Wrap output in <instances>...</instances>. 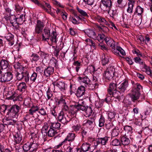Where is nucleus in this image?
<instances>
[{
  "label": "nucleus",
  "mask_w": 152,
  "mask_h": 152,
  "mask_svg": "<svg viewBox=\"0 0 152 152\" xmlns=\"http://www.w3.org/2000/svg\"><path fill=\"white\" fill-rule=\"evenodd\" d=\"M84 104L83 101L82 100H79L75 105L70 106L68 114L72 116V118L76 115L77 111L80 110L83 111L86 109L85 106Z\"/></svg>",
  "instance_id": "1"
},
{
  "label": "nucleus",
  "mask_w": 152,
  "mask_h": 152,
  "mask_svg": "<svg viewBox=\"0 0 152 152\" xmlns=\"http://www.w3.org/2000/svg\"><path fill=\"white\" fill-rule=\"evenodd\" d=\"M7 110V115L11 118H17L18 113L21 109V107L17 104L9 105Z\"/></svg>",
  "instance_id": "2"
},
{
  "label": "nucleus",
  "mask_w": 152,
  "mask_h": 152,
  "mask_svg": "<svg viewBox=\"0 0 152 152\" xmlns=\"http://www.w3.org/2000/svg\"><path fill=\"white\" fill-rule=\"evenodd\" d=\"M52 84L54 86V92H64L66 89V85L64 81L58 80L53 82Z\"/></svg>",
  "instance_id": "3"
},
{
  "label": "nucleus",
  "mask_w": 152,
  "mask_h": 152,
  "mask_svg": "<svg viewBox=\"0 0 152 152\" xmlns=\"http://www.w3.org/2000/svg\"><path fill=\"white\" fill-rule=\"evenodd\" d=\"M129 84L127 80H125L117 85V94L122 96L129 88Z\"/></svg>",
  "instance_id": "4"
},
{
  "label": "nucleus",
  "mask_w": 152,
  "mask_h": 152,
  "mask_svg": "<svg viewBox=\"0 0 152 152\" xmlns=\"http://www.w3.org/2000/svg\"><path fill=\"white\" fill-rule=\"evenodd\" d=\"M107 92L108 94L110 96L112 95L113 96L118 98H119L120 97V95L116 94V93L117 94V85L116 83H111L107 89Z\"/></svg>",
  "instance_id": "5"
},
{
  "label": "nucleus",
  "mask_w": 152,
  "mask_h": 152,
  "mask_svg": "<svg viewBox=\"0 0 152 152\" xmlns=\"http://www.w3.org/2000/svg\"><path fill=\"white\" fill-rule=\"evenodd\" d=\"M72 118V116L68 114H64L62 112H60L58 115V121L62 124H66Z\"/></svg>",
  "instance_id": "6"
},
{
  "label": "nucleus",
  "mask_w": 152,
  "mask_h": 152,
  "mask_svg": "<svg viewBox=\"0 0 152 152\" xmlns=\"http://www.w3.org/2000/svg\"><path fill=\"white\" fill-rule=\"evenodd\" d=\"M31 0L35 4H37L38 6L43 9L45 12H50L51 6L49 3L45 2L40 3L38 0Z\"/></svg>",
  "instance_id": "7"
},
{
  "label": "nucleus",
  "mask_w": 152,
  "mask_h": 152,
  "mask_svg": "<svg viewBox=\"0 0 152 152\" xmlns=\"http://www.w3.org/2000/svg\"><path fill=\"white\" fill-rule=\"evenodd\" d=\"M13 78V75L11 72H8L4 74L0 75V79L1 82H5L11 80Z\"/></svg>",
  "instance_id": "8"
},
{
  "label": "nucleus",
  "mask_w": 152,
  "mask_h": 152,
  "mask_svg": "<svg viewBox=\"0 0 152 152\" xmlns=\"http://www.w3.org/2000/svg\"><path fill=\"white\" fill-rule=\"evenodd\" d=\"M101 2L102 5H100V7L104 12L108 11V9L111 8L112 6L111 0H101Z\"/></svg>",
  "instance_id": "9"
},
{
  "label": "nucleus",
  "mask_w": 152,
  "mask_h": 152,
  "mask_svg": "<svg viewBox=\"0 0 152 152\" xmlns=\"http://www.w3.org/2000/svg\"><path fill=\"white\" fill-rule=\"evenodd\" d=\"M114 72L112 69L110 67L109 69H107L104 71L103 74V78H104L106 81L109 80H110L113 76Z\"/></svg>",
  "instance_id": "10"
},
{
  "label": "nucleus",
  "mask_w": 152,
  "mask_h": 152,
  "mask_svg": "<svg viewBox=\"0 0 152 152\" xmlns=\"http://www.w3.org/2000/svg\"><path fill=\"white\" fill-rule=\"evenodd\" d=\"M143 11V8L139 6L137 7L135 9V10L134 13V15H133L132 17L133 18L134 15H136L137 13V15L139 16V19L137 20V23H136V24L137 25H140L141 23L142 14Z\"/></svg>",
  "instance_id": "11"
},
{
  "label": "nucleus",
  "mask_w": 152,
  "mask_h": 152,
  "mask_svg": "<svg viewBox=\"0 0 152 152\" xmlns=\"http://www.w3.org/2000/svg\"><path fill=\"white\" fill-rule=\"evenodd\" d=\"M44 27L43 23L40 20H37L35 29V33L39 34L41 33Z\"/></svg>",
  "instance_id": "12"
},
{
  "label": "nucleus",
  "mask_w": 152,
  "mask_h": 152,
  "mask_svg": "<svg viewBox=\"0 0 152 152\" xmlns=\"http://www.w3.org/2000/svg\"><path fill=\"white\" fill-rule=\"evenodd\" d=\"M50 35V30L49 28L45 27L42 32V40L46 41L49 39Z\"/></svg>",
  "instance_id": "13"
},
{
  "label": "nucleus",
  "mask_w": 152,
  "mask_h": 152,
  "mask_svg": "<svg viewBox=\"0 0 152 152\" xmlns=\"http://www.w3.org/2000/svg\"><path fill=\"white\" fill-rule=\"evenodd\" d=\"M94 18L96 21L100 23L101 25H104L108 26L109 25L108 22L103 17L97 15L94 17Z\"/></svg>",
  "instance_id": "14"
},
{
  "label": "nucleus",
  "mask_w": 152,
  "mask_h": 152,
  "mask_svg": "<svg viewBox=\"0 0 152 152\" xmlns=\"http://www.w3.org/2000/svg\"><path fill=\"white\" fill-rule=\"evenodd\" d=\"M84 32L85 34L89 37L94 39H97V35L95 31L93 30L87 29L85 30Z\"/></svg>",
  "instance_id": "15"
},
{
  "label": "nucleus",
  "mask_w": 152,
  "mask_h": 152,
  "mask_svg": "<svg viewBox=\"0 0 152 152\" xmlns=\"http://www.w3.org/2000/svg\"><path fill=\"white\" fill-rule=\"evenodd\" d=\"M81 151L83 152H92L91 150V145L86 142L83 143L81 146V150H77V152H81Z\"/></svg>",
  "instance_id": "16"
},
{
  "label": "nucleus",
  "mask_w": 152,
  "mask_h": 152,
  "mask_svg": "<svg viewBox=\"0 0 152 152\" xmlns=\"http://www.w3.org/2000/svg\"><path fill=\"white\" fill-rule=\"evenodd\" d=\"M30 70L28 69L23 68V80L27 83H28L29 78V73Z\"/></svg>",
  "instance_id": "17"
},
{
  "label": "nucleus",
  "mask_w": 152,
  "mask_h": 152,
  "mask_svg": "<svg viewBox=\"0 0 152 152\" xmlns=\"http://www.w3.org/2000/svg\"><path fill=\"white\" fill-rule=\"evenodd\" d=\"M140 96V93L139 92L137 91L136 90H133L132 93L130 94V97L132 101L135 102L139 99Z\"/></svg>",
  "instance_id": "18"
},
{
  "label": "nucleus",
  "mask_w": 152,
  "mask_h": 152,
  "mask_svg": "<svg viewBox=\"0 0 152 152\" xmlns=\"http://www.w3.org/2000/svg\"><path fill=\"white\" fill-rule=\"evenodd\" d=\"M9 65L8 61L5 59H1L0 61V75L2 72L3 69L7 68Z\"/></svg>",
  "instance_id": "19"
},
{
  "label": "nucleus",
  "mask_w": 152,
  "mask_h": 152,
  "mask_svg": "<svg viewBox=\"0 0 152 152\" xmlns=\"http://www.w3.org/2000/svg\"><path fill=\"white\" fill-rule=\"evenodd\" d=\"M54 72L53 67L49 66L45 69L44 71V75L48 77L53 74Z\"/></svg>",
  "instance_id": "20"
},
{
  "label": "nucleus",
  "mask_w": 152,
  "mask_h": 152,
  "mask_svg": "<svg viewBox=\"0 0 152 152\" xmlns=\"http://www.w3.org/2000/svg\"><path fill=\"white\" fill-rule=\"evenodd\" d=\"M5 39L9 42L8 45L12 46L14 44V36L11 33H9L5 37Z\"/></svg>",
  "instance_id": "21"
},
{
  "label": "nucleus",
  "mask_w": 152,
  "mask_h": 152,
  "mask_svg": "<svg viewBox=\"0 0 152 152\" xmlns=\"http://www.w3.org/2000/svg\"><path fill=\"white\" fill-rule=\"evenodd\" d=\"M85 92V87L83 86H81L78 88L76 95L77 97H80L84 94Z\"/></svg>",
  "instance_id": "22"
},
{
  "label": "nucleus",
  "mask_w": 152,
  "mask_h": 152,
  "mask_svg": "<svg viewBox=\"0 0 152 152\" xmlns=\"http://www.w3.org/2000/svg\"><path fill=\"white\" fill-rule=\"evenodd\" d=\"M18 90L22 92H24L27 88V86L25 82H22L20 83H16Z\"/></svg>",
  "instance_id": "23"
},
{
  "label": "nucleus",
  "mask_w": 152,
  "mask_h": 152,
  "mask_svg": "<svg viewBox=\"0 0 152 152\" xmlns=\"http://www.w3.org/2000/svg\"><path fill=\"white\" fill-rule=\"evenodd\" d=\"M94 120L93 118H91L90 119H86L83 121V124L84 126H86L88 127H91L94 125Z\"/></svg>",
  "instance_id": "24"
},
{
  "label": "nucleus",
  "mask_w": 152,
  "mask_h": 152,
  "mask_svg": "<svg viewBox=\"0 0 152 152\" xmlns=\"http://www.w3.org/2000/svg\"><path fill=\"white\" fill-rule=\"evenodd\" d=\"M57 34L56 31H53L50 35L49 39L53 44H56L57 41Z\"/></svg>",
  "instance_id": "25"
},
{
  "label": "nucleus",
  "mask_w": 152,
  "mask_h": 152,
  "mask_svg": "<svg viewBox=\"0 0 152 152\" xmlns=\"http://www.w3.org/2000/svg\"><path fill=\"white\" fill-rule=\"evenodd\" d=\"M105 42L107 45L111 48H114L115 47V42L112 39L109 37H106L105 39Z\"/></svg>",
  "instance_id": "26"
},
{
  "label": "nucleus",
  "mask_w": 152,
  "mask_h": 152,
  "mask_svg": "<svg viewBox=\"0 0 152 152\" xmlns=\"http://www.w3.org/2000/svg\"><path fill=\"white\" fill-rule=\"evenodd\" d=\"M78 79L81 82L85 84V87L91 82V80L87 76H85L84 77L79 76L78 77Z\"/></svg>",
  "instance_id": "27"
},
{
  "label": "nucleus",
  "mask_w": 152,
  "mask_h": 152,
  "mask_svg": "<svg viewBox=\"0 0 152 152\" xmlns=\"http://www.w3.org/2000/svg\"><path fill=\"white\" fill-rule=\"evenodd\" d=\"M124 129L125 131V135L127 136H131L132 133V128L131 126H126Z\"/></svg>",
  "instance_id": "28"
},
{
  "label": "nucleus",
  "mask_w": 152,
  "mask_h": 152,
  "mask_svg": "<svg viewBox=\"0 0 152 152\" xmlns=\"http://www.w3.org/2000/svg\"><path fill=\"white\" fill-rule=\"evenodd\" d=\"M105 25H102L101 26H97V28L99 31L101 32L107 34L109 31V29Z\"/></svg>",
  "instance_id": "29"
},
{
  "label": "nucleus",
  "mask_w": 152,
  "mask_h": 152,
  "mask_svg": "<svg viewBox=\"0 0 152 152\" xmlns=\"http://www.w3.org/2000/svg\"><path fill=\"white\" fill-rule=\"evenodd\" d=\"M57 133V130L51 127L50 126L49 130L48 131L46 134L49 137H53Z\"/></svg>",
  "instance_id": "30"
},
{
  "label": "nucleus",
  "mask_w": 152,
  "mask_h": 152,
  "mask_svg": "<svg viewBox=\"0 0 152 152\" xmlns=\"http://www.w3.org/2000/svg\"><path fill=\"white\" fill-rule=\"evenodd\" d=\"M121 146L123 145L124 146L128 145L130 143L129 139L125 136H123L121 138Z\"/></svg>",
  "instance_id": "31"
},
{
  "label": "nucleus",
  "mask_w": 152,
  "mask_h": 152,
  "mask_svg": "<svg viewBox=\"0 0 152 152\" xmlns=\"http://www.w3.org/2000/svg\"><path fill=\"white\" fill-rule=\"evenodd\" d=\"M135 1L132 0H129L128 3V7L127 9V12L130 13H132L133 12L134 4Z\"/></svg>",
  "instance_id": "32"
},
{
  "label": "nucleus",
  "mask_w": 152,
  "mask_h": 152,
  "mask_svg": "<svg viewBox=\"0 0 152 152\" xmlns=\"http://www.w3.org/2000/svg\"><path fill=\"white\" fill-rule=\"evenodd\" d=\"M75 137L76 135L75 134L72 133H70L66 136L65 140L66 142L67 141L69 142H72L74 140Z\"/></svg>",
  "instance_id": "33"
},
{
  "label": "nucleus",
  "mask_w": 152,
  "mask_h": 152,
  "mask_svg": "<svg viewBox=\"0 0 152 152\" xmlns=\"http://www.w3.org/2000/svg\"><path fill=\"white\" fill-rule=\"evenodd\" d=\"M30 143V152H35L37 150L38 145L36 142H34L33 141L32 143Z\"/></svg>",
  "instance_id": "34"
},
{
  "label": "nucleus",
  "mask_w": 152,
  "mask_h": 152,
  "mask_svg": "<svg viewBox=\"0 0 152 152\" xmlns=\"http://www.w3.org/2000/svg\"><path fill=\"white\" fill-rule=\"evenodd\" d=\"M39 110V107L37 105H33L29 110V113L31 115H33L35 112Z\"/></svg>",
  "instance_id": "35"
},
{
  "label": "nucleus",
  "mask_w": 152,
  "mask_h": 152,
  "mask_svg": "<svg viewBox=\"0 0 152 152\" xmlns=\"http://www.w3.org/2000/svg\"><path fill=\"white\" fill-rule=\"evenodd\" d=\"M98 84L96 83H91V81L86 87L89 90H93L98 87Z\"/></svg>",
  "instance_id": "36"
},
{
  "label": "nucleus",
  "mask_w": 152,
  "mask_h": 152,
  "mask_svg": "<svg viewBox=\"0 0 152 152\" xmlns=\"http://www.w3.org/2000/svg\"><path fill=\"white\" fill-rule=\"evenodd\" d=\"M121 130L118 127L113 129L112 130L111 134L112 137L117 136L120 132Z\"/></svg>",
  "instance_id": "37"
},
{
  "label": "nucleus",
  "mask_w": 152,
  "mask_h": 152,
  "mask_svg": "<svg viewBox=\"0 0 152 152\" xmlns=\"http://www.w3.org/2000/svg\"><path fill=\"white\" fill-rule=\"evenodd\" d=\"M14 141L16 143H19L21 141V136L18 133H16L14 135Z\"/></svg>",
  "instance_id": "38"
},
{
  "label": "nucleus",
  "mask_w": 152,
  "mask_h": 152,
  "mask_svg": "<svg viewBox=\"0 0 152 152\" xmlns=\"http://www.w3.org/2000/svg\"><path fill=\"white\" fill-rule=\"evenodd\" d=\"M109 61V58L108 56L105 55H103L102 56V65H105L108 64Z\"/></svg>",
  "instance_id": "39"
},
{
  "label": "nucleus",
  "mask_w": 152,
  "mask_h": 152,
  "mask_svg": "<svg viewBox=\"0 0 152 152\" xmlns=\"http://www.w3.org/2000/svg\"><path fill=\"white\" fill-rule=\"evenodd\" d=\"M31 57L32 62H36L40 58V56L37 54L35 53H32L31 56Z\"/></svg>",
  "instance_id": "40"
},
{
  "label": "nucleus",
  "mask_w": 152,
  "mask_h": 152,
  "mask_svg": "<svg viewBox=\"0 0 152 152\" xmlns=\"http://www.w3.org/2000/svg\"><path fill=\"white\" fill-rule=\"evenodd\" d=\"M105 121V120L104 117L102 115H101L100 118L99 119V126L102 127L104 125Z\"/></svg>",
  "instance_id": "41"
},
{
  "label": "nucleus",
  "mask_w": 152,
  "mask_h": 152,
  "mask_svg": "<svg viewBox=\"0 0 152 152\" xmlns=\"http://www.w3.org/2000/svg\"><path fill=\"white\" fill-rule=\"evenodd\" d=\"M111 8H110V9H108V11H107L105 12H107L110 16L113 18L114 16L117 14V11L115 10H112Z\"/></svg>",
  "instance_id": "42"
},
{
  "label": "nucleus",
  "mask_w": 152,
  "mask_h": 152,
  "mask_svg": "<svg viewBox=\"0 0 152 152\" xmlns=\"http://www.w3.org/2000/svg\"><path fill=\"white\" fill-rule=\"evenodd\" d=\"M37 73L36 72H34L30 77V81L32 82V83L35 82L36 81L37 79Z\"/></svg>",
  "instance_id": "43"
},
{
  "label": "nucleus",
  "mask_w": 152,
  "mask_h": 152,
  "mask_svg": "<svg viewBox=\"0 0 152 152\" xmlns=\"http://www.w3.org/2000/svg\"><path fill=\"white\" fill-rule=\"evenodd\" d=\"M109 137H105L103 138H99L100 143L102 145H105L108 142Z\"/></svg>",
  "instance_id": "44"
},
{
  "label": "nucleus",
  "mask_w": 152,
  "mask_h": 152,
  "mask_svg": "<svg viewBox=\"0 0 152 152\" xmlns=\"http://www.w3.org/2000/svg\"><path fill=\"white\" fill-rule=\"evenodd\" d=\"M9 105L2 104L0 106V110L1 113H4L5 112H7V110ZM3 114V113H2Z\"/></svg>",
  "instance_id": "45"
},
{
  "label": "nucleus",
  "mask_w": 152,
  "mask_h": 152,
  "mask_svg": "<svg viewBox=\"0 0 152 152\" xmlns=\"http://www.w3.org/2000/svg\"><path fill=\"white\" fill-rule=\"evenodd\" d=\"M61 126V124L58 122L51 123V125L50 126L51 127L56 130V129H58Z\"/></svg>",
  "instance_id": "46"
},
{
  "label": "nucleus",
  "mask_w": 152,
  "mask_h": 152,
  "mask_svg": "<svg viewBox=\"0 0 152 152\" xmlns=\"http://www.w3.org/2000/svg\"><path fill=\"white\" fill-rule=\"evenodd\" d=\"M86 109L83 111H85L86 113L87 116L89 117L91 114L92 112V110L91 107H86L85 106Z\"/></svg>",
  "instance_id": "47"
},
{
  "label": "nucleus",
  "mask_w": 152,
  "mask_h": 152,
  "mask_svg": "<svg viewBox=\"0 0 152 152\" xmlns=\"http://www.w3.org/2000/svg\"><path fill=\"white\" fill-rule=\"evenodd\" d=\"M143 131L145 135H151L152 134V129H150L148 126L145 127Z\"/></svg>",
  "instance_id": "48"
},
{
  "label": "nucleus",
  "mask_w": 152,
  "mask_h": 152,
  "mask_svg": "<svg viewBox=\"0 0 152 152\" xmlns=\"http://www.w3.org/2000/svg\"><path fill=\"white\" fill-rule=\"evenodd\" d=\"M30 143L29 142H27L22 147L24 152H27V151H29L30 152Z\"/></svg>",
  "instance_id": "49"
},
{
  "label": "nucleus",
  "mask_w": 152,
  "mask_h": 152,
  "mask_svg": "<svg viewBox=\"0 0 152 152\" xmlns=\"http://www.w3.org/2000/svg\"><path fill=\"white\" fill-rule=\"evenodd\" d=\"M63 107L61 111L60 112H62L63 113H66V112H67L68 113L69 111V108L67 105H66V103L65 104L62 105Z\"/></svg>",
  "instance_id": "50"
},
{
  "label": "nucleus",
  "mask_w": 152,
  "mask_h": 152,
  "mask_svg": "<svg viewBox=\"0 0 152 152\" xmlns=\"http://www.w3.org/2000/svg\"><path fill=\"white\" fill-rule=\"evenodd\" d=\"M73 65L76 66L75 69L76 72H77L80 67V62H79L78 61H75L73 63Z\"/></svg>",
  "instance_id": "51"
},
{
  "label": "nucleus",
  "mask_w": 152,
  "mask_h": 152,
  "mask_svg": "<svg viewBox=\"0 0 152 152\" xmlns=\"http://www.w3.org/2000/svg\"><path fill=\"white\" fill-rule=\"evenodd\" d=\"M77 9L78 12L83 16L84 17H88V15L87 13L84 11L80 9L78 7H77Z\"/></svg>",
  "instance_id": "52"
},
{
  "label": "nucleus",
  "mask_w": 152,
  "mask_h": 152,
  "mask_svg": "<svg viewBox=\"0 0 152 152\" xmlns=\"http://www.w3.org/2000/svg\"><path fill=\"white\" fill-rule=\"evenodd\" d=\"M113 146H121V142L117 139H114L111 142Z\"/></svg>",
  "instance_id": "53"
},
{
  "label": "nucleus",
  "mask_w": 152,
  "mask_h": 152,
  "mask_svg": "<svg viewBox=\"0 0 152 152\" xmlns=\"http://www.w3.org/2000/svg\"><path fill=\"white\" fill-rule=\"evenodd\" d=\"M12 94L9 98L11 99H13L14 100H16L19 95L15 91L12 92Z\"/></svg>",
  "instance_id": "54"
},
{
  "label": "nucleus",
  "mask_w": 152,
  "mask_h": 152,
  "mask_svg": "<svg viewBox=\"0 0 152 152\" xmlns=\"http://www.w3.org/2000/svg\"><path fill=\"white\" fill-rule=\"evenodd\" d=\"M16 122V121L14 120L10 119L7 120L6 123L5 124V125H14Z\"/></svg>",
  "instance_id": "55"
},
{
  "label": "nucleus",
  "mask_w": 152,
  "mask_h": 152,
  "mask_svg": "<svg viewBox=\"0 0 152 152\" xmlns=\"http://www.w3.org/2000/svg\"><path fill=\"white\" fill-rule=\"evenodd\" d=\"M53 94L52 92L50 90V88H49L47 91V99L49 100L51 99V100H52L51 98L53 96Z\"/></svg>",
  "instance_id": "56"
},
{
  "label": "nucleus",
  "mask_w": 152,
  "mask_h": 152,
  "mask_svg": "<svg viewBox=\"0 0 152 152\" xmlns=\"http://www.w3.org/2000/svg\"><path fill=\"white\" fill-rule=\"evenodd\" d=\"M135 62L137 63H138L140 64L143 65L144 64L143 61L140 58L138 57H136L134 58Z\"/></svg>",
  "instance_id": "57"
},
{
  "label": "nucleus",
  "mask_w": 152,
  "mask_h": 152,
  "mask_svg": "<svg viewBox=\"0 0 152 152\" xmlns=\"http://www.w3.org/2000/svg\"><path fill=\"white\" fill-rule=\"evenodd\" d=\"M16 75L17 80H23V70L20 72V73L17 72Z\"/></svg>",
  "instance_id": "58"
},
{
  "label": "nucleus",
  "mask_w": 152,
  "mask_h": 152,
  "mask_svg": "<svg viewBox=\"0 0 152 152\" xmlns=\"http://www.w3.org/2000/svg\"><path fill=\"white\" fill-rule=\"evenodd\" d=\"M40 56L42 59H43V61L44 59H47L48 58L49 54L48 53H46L44 52H41L40 53Z\"/></svg>",
  "instance_id": "59"
},
{
  "label": "nucleus",
  "mask_w": 152,
  "mask_h": 152,
  "mask_svg": "<svg viewBox=\"0 0 152 152\" xmlns=\"http://www.w3.org/2000/svg\"><path fill=\"white\" fill-rule=\"evenodd\" d=\"M97 37L98 38V40L99 41L100 40H102V41L104 40L105 41V39L106 37H105V35L103 34H99Z\"/></svg>",
  "instance_id": "60"
},
{
  "label": "nucleus",
  "mask_w": 152,
  "mask_h": 152,
  "mask_svg": "<svg viewBox=\"0 0 152 152\" xmlns=\"http://www.w3.org/2000/svg\"><path fill=\"white\" fill-rule=\"evenodd\" d=\"M116 114L115 113L113 112H110L108 113V117L110 120H112L115 117Z\"/></svg>",
  "instance_id": "61"
},
{
  "label": "nucleus",
  "mask_w": 152,
  "mask_h": 152,
  "mask_svg": "<svg viewBox=\"0 0 152 152\" xmlns=\"http://www.w3.org/2000/svg\"><path fill=\"white\" fill-rule=\"evenodd\" d=\"M114 126L113 124L111 122L107 123L105 124V126L106 129L108 130H109L112 128Z\"/></svg>",
  "instance_id": "62"
},
{
  "label": "nucleus",
  "mask_w": 152,
  "mask_h": 152,
  "mask_svg": "<svg viewBox=\"0 0 152 152\" xmlns=\"http://www.w3.org/2000/svg\"><path fill=\"white\" fill-rule=\"evenodd\" d=\"M58 61L56 59L53 58L50 61V63L51 65H52L53 66H57Z\"/></svg>",
  "instance_id": "63"
},
{
  "label": "nucleus",
  "mask_w": 152,
  "mask_h": 152,
  "mask_svg": "<svg viewBox=\"0 0 152 152\" xmlns=\"http://www.w3.org/2000/svg\"><path fill=\"white\" fill-rule=\"evenodd\" d=\"M117 50H118V51H119V53L120 52L122 56L125 55V51L121 47L117 46Z\"/></svg>",
  "instance_id": "64"
}]
</instances>
